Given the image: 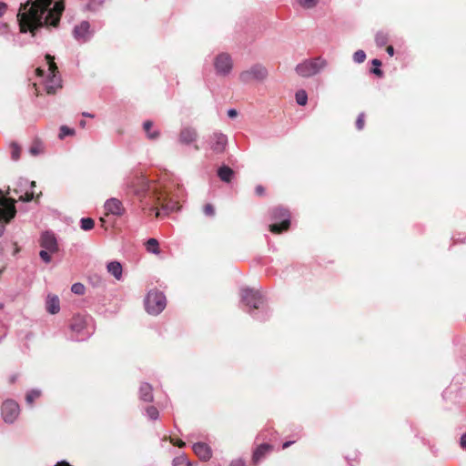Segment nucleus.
<instances>
[{
    "label": "nucleus",
    "mask_w": 466,
    "mask_h": 466,
    "mask_svg": "<svg viewBox=\"0 0 466 466\" xmlns=\"http://www.w3.org/2000/svg\"><path fill=\"white\" fill-rule=\"evenodd\" d=\"M255 190L258 195H262L264 193V188L262 186H257Z\"/></svg>",
    "instance_id": "nucleus-50"
},
{
    "label": "nucleus",
    "mask_w": 466,
    "mask_h": 466,
    "mask_svg": "<svg viewBox=\"0 0 466 466\" xmlns=\"http://www.w3.org/2000/svg\"><path fill=\"white\" fill-rule=\"evenodd\" d=\"M177 445H178L179 447H182L185 445V443L183 441H179L177 443Z\"/></svg>",
    "instance_id": "nucleus-58"
},
{
    "label": "nucleus",
    "mask_w": 466,
    "mask_h": 466,
    "mask_svg": "<svg viewBox=\"0 0 466 466\" xmlns=\"http://www.w3.org/2000/svg\"><path fill=\"white\" fill-rule=\"evenodd\" d=\"M83 116H86V117H90V118H93L94 117V115L90 114V113H87V112H84L83 113Z\"/></svg>",
    "instance_id": "nucleus-54"
},
{
    "label": "nucleus",
    "mask_w": 466,
    "mask_h": 466,
    "mask_svg": "<svg viewBox=\"0 0 466 466\" xmlns=\"http://www.w3.org/2000/svg\"><path fill=\"white\" fill-rule=\"evenodd\" d=\"M36 72H37V75H38V76H43V74H44V71H43L41 68H37V69H36Z\"/></svg>",
    "instance_id": "nucleus-56"
},
{
    "label": "nucleus",
    "mask_w": 466,
    "mask_h": 466,
    "mask_svg": "<svg viewBox=\"0 0 466 466\" xmlns=\"http://www.w3.org/2000/svg\"><path fill=\"white\" fill-rule=\"evenodd\" d=\"M299 4L304 8H312L314 7L319 0H298Z\"/></svg>",
    "instance_id": "nucleus-37"
},
{
    "label": "nucleus",
    "mask_w": 466,
    "mask_h": 466,
    "mask_svg": "<svg viewBox=\"0 0 466 466\" xmlns=\"http://www.w3.org/2000/svg\"><path fill=\"white\" fill-rule=\"evenodd\" d=\"M293 442H294V441H291L284 442V443H283V445H282V449H287V448H288V447H289Z\"/></svg>",
    "instance_id": "nucleus-52"
},
{
    "label": "nucleus",
    "mask_w": 466,
    "mask_h": 466,
    "mask_svg": "<svg viewBox=\"0 0 466 466\" xmlns=\"http://www.w3.org/2000/svg\"><path fill=\"white\" fill-rule=\"evenodd\" d=\"M206 216L213 217L215 215V209L211 204H207L203 209Z\"/></svg>",
    "instance_id": "nucleus-40"
},
{
    "label": "nucleus",
    "mask_w": 466,
    "mask_h": 466,
    "mask_svg": "<svg viewBox=\"0 0 466 466\" xmlns=\"http://www.w3.org/2000/svg\"><path fill=\"white\" fill-rule=\"evenodd\" d=\"M64 8L59 0H28L21 5L17 15L21 32H34L44 25L56 26Z\"/></svg>",
    "instance_id": "nucleus-1"
},
{
    "label": "nucleus",
    "mask_w": 466,
    "mask_h": 466,
    "mask_svg": "<svg viewBox=\"0 0 466 466\" xmlns=\"http://www.w3.org/2000/svg\"><path fill=\"white\" fill-rule=\"evenodd\" d=\"M194 452L203 461H208L212 456L209 446L204 442H197L192 446Z\"/></svg>",
    "instance_id": "nucleus-16"
},
{
    "label": "nucleus",
    "mask_w": 466,
    "mask_h": 466,
    "mask_svg": "<svg viewBox=\"0 0 466 466\" xmlns=\"http://www.w3.org/2000/svg\"><path fill=\"white\" fill-rule=\"evenodd\" d=\"M25 186L30 187V191H26L24 195L18 196V199L24 202L31 201L34 198L33 187L35 186V182H29L27 180L23 181Z\"/></svg>",
    "instance_id": "nucleus-24"
},
{
    "label": "nucleus",
    "mask_w": 466,
    "mask_h": 466,
    "mask_svg": "<svg viewBox=\"0 0 466 466\" xmlns=\"http://www.w3.org/2000/svg\"><path fill=\"white\" fill-rule=\"evenodd\" d=\"M147 250L153 254L159 253L158 242L156 238H149L147 241Z\"/></svg>",
    "instance_id": "nucleus-27"
},
{
    "label": "nucleus",
    "mask_w": 466,
    "mask_h": 466,
    "mask_svg": "<svg viewBox=\"0 0 466 466\" xmlns=\"http://www.w3.org/2000/svg\"><path fill=\"white\" fill-rule=\"evenodd\" d=\"M237 115H238V112H237L236 109L230 108V109L228 110V116L229 117H235V116H237Z\"/></svg>",
    "instance_id": "nucleus-47"
},
{
    "label": "nucleus",
    "mask_w": 466,
    "mask_h": 466,
    "mask_svg": "<svg viewBox=\"0 0 466 466\" xmlns=\"http://www.w3.org/2000/svg\"><path fill=\"white\" fill-rule=\"evenodd\" d=\"M208 148L217 155L225 152L228 146V137L218 131L212 133L208 138Z\"/></svg>",
    "instance_id": "nucleus-9"
},
{
    "label": "nucleus",
    "mask_w": 466,
    "mask_h": 466,
    "mask_svg": "<svg viewBox=\"0 0 466 466\" xmlns=\"http://www.w3.org/2000/svg\"><path fill=\"white\" fill-rule=\"evenodd\" d=\"M4 232H5V225L0 221V237H2Z\"/></svg>",
    "instance_id": "nucleus-53"
},
{
    "label": "nucleus",
    "mask_w": 466,
    "mask_h": 466,
    "mask_svg": "<svg viewBox=\"0 0 466 466\" xmlns=\"http://www.w3.org/2000/svg\"><path fill=\"white\" fill-rule=\"evenodd\" d=\"M74 133H75L74 129H72V128H70V127H68L66 126H62L60 127L59 138L63 139V138H65L67 136L74 135Z\"/></svg>",
    "instance_id": "nucleus-35"
},
{
    "label": "nucleus",
    "mask_w": 466,
    "mask_h": 466,
    "mask_svg": "<svg viewBox=\"0 0 466 466\" xmlns=\"http://www.w3.org/2000/svg\"><path fill=\"white\" fill-rule=\"evenodd\" d=\"M73 35L77 41H88L92 36L90 24L87 21H82L79 25L74 27Z\"/></svg>",
    "instance_id": "nucleus-12"
},
{
    "label": "nucleus",
    "mask_w": 466,
    "mask_h": 466,
    "mask_svg": "<svg viewBox=\"0 0 466 466\" xmlns=\"http://www.w3.org/2000/svg\"><path fill=\"white\" fill-rule=\"evenodd\" d=\"M155 210V215L157 218H159L161 216V211L158 210V209H154Z\"/></svg>",
    "instance_id": "nucleus-55"
},
{
    "label": "nucleus",
    "mask_w": 466,
    "mask_h": 466,
    "mask_svg": "<svg viewBox=\"0 0 466 466\" xmlns=\"http://www.w3.org/2000/svg\"><path fill=\"white\" fill-rule=\"evenodd\" d=\"M153 127V122L152 121H145L143 123V128L145 132L147 133V137L150 140H156L159 137V130L158 129H152Z\"/></svg>",
    "instance_id": "nucleus-22"
},
{
    "label": "nucleus",
    "mask_w": 466,
    "mask_h": 466,
    "mask_svg": "<svg viewBox=\"0 0 466 466\" xmlns=\"http://www.w3.org/2000/svg\"><path fill=\"white\" fill-rule=\"evenodd\" d=\"M95 227V221L91 218H82L80 219V228L85 231L93 229Z\"/></svg>",
    "instance_id": "nucleus-26"
},
{
    "label": "nucleus",
    "mask_w": 466,
    "mask_h": 466,
    "mask_svg": "<svg viewBox=\"0 0 466 466\" xmlns=\"http://www.w3.org/2000/svg\"><path fill=\"white\" fill-rule=\"evenodd\" d=\"M328 66V61L322 56H317L312 59H306L298 64L295 67L296 73L305 78L320 74Z\"/></svg>",
    "instance_id": "nucleus-2"
},
{
    "label": "nucleus",
    "mask_w": 466,
    "mask_h": 466,
    "mask_svg": "<svg viewBox=\"0 0 466 466\" xmlns=\"http://www.w3.org/2000/svg\"><path fill=\"white\" fill-rule=\"evenodd\" d=\"M272 451V446L268 443H262L257 447L253 452L252 460L255 463L259 462L268 452Z\"/></svg>",
    "instance_id": "nucleus-18"
},
{
    "label": "nucleus",
    "mask_w": 466,
    "mask_h": 466,
    "mask_svg": "<svg viewBox=\"0 0 466 466\" xmlns=\"http://www.w3.org/2000/svg\"><path fill=\"white\" fill-rule=\"evenodd\" d=\"M241 300L252 309H263L264 298L258 290L250 288L241 289Z\"/></svg>",
    "instance_id": "nucleus-7"
},
{
    "label": "nucleus",
    "mask_w": 466,
    "mask_h": 466,
    "mask_svg": "<svg viewBox=\"0 0 466 466\" xmlns=\"http://www.w3.org/2000/svg\"><path fill=\"white\" fill-rule=\"evenodd\" d=\"M104 5V0H90L87 5V9L96 12L99 10Z\"/></svg>",
    "instance_id": "nucleus-31"
},
{
    "label": "nucleus",
    "mask_w": 466,
    "mask_h": 466,
    "mask_svg": "<svg viewBox=\"0 0 466 466\" xmlns=\"http://www.w3.org/2000/svg\"><path fill=\"white\" fill-rule=\"evenodd\" d=\"M104 208L107 214L114 216H122L125 212V208L122 202L116 198H108L104 205Z\"/></svg>",
    "instance_id": "nucleus-14"
},
{
    "label": "nucleus",
    "mask_w": 466,
    "mask_h": 466,
    "mask_svg": "<svg viewBox=\"0 0 466 466\" xmlns=\"http://www.w3.org/2000/svg\"><path fill=\"white\" fill-rule=\"evenodd\" d=\"M183 463H186L187 465H189V463L187 462V459L184 456L176 457L173 460V464L176 465V466L177 465H182Z\"/></svg>",
    "instance_id": "nucleus-42"
},
{
    "label": "nucleus",
    "mask_w": 466,
    "mask_h": 466,
    "mask_svg": "<svg viewBox=\"0 0 466 466\" xmlns=\"http://www.w3.org/2000/svg\"><path fill=\"white\" fill-rule=\"evenodd\" d=\"M387 53L389 54V56H392L394 55V48L392 46H389L387 47Z\"/></svg>",
    "instance_id": "nucleus-51"
},
{
    "label": "nucleus",
    "mask_w": 466,
    "mask_h": 466,
    "mask_svg": "<svg viewBox=\"0 0 466 466\" xmlns=\"http://www.w3.org/2000/svg\"><path fill=\"white\" fill-rule=\"evenodd\" d=\"M80 126H81L82 127H85V126H86V122H85L84 120L80 121Z\"/></svg>",
    "instance_id": "nucleus-57"
},
{
    "label": "nucleus",
    "mask_w": 466,
    "mask_h": 466,
    "mask_svg": "<svg viewBox=\"0 0 466 466\" xmlns=\"http://www.w3.org/2000/svg\"><path fill=\"white\" fill-rule=\"evenodd\" d=\"M126 186L137 196L145 193L149 188L148 181L142 175L129 177L126 181Z\"/></svg>",
    "instance_id": "nucleus-11"
},
{
    "label": "nucleus",
    "mask_w": 466,
    "mask_h": 466,
    "mask_svg": "<svg viewBox=\"0 0 466 466\" xmlns=\"http://www.w3.org/2000/svg\"><path fill=\"white\" fill-rule=\"evenodd\" d=\"M11 157L15 161L18 160L20 157V147L16 144L12 145Z\"/></svg>",
    "instance_id": "nucleus-38"
},
{
    "label": "nucleus",
    "mask_w": 466,
    "mask_h": 466,
    "mask_svg": "<svg viewBox=\"0 0 466 466\" xmlns=\"http://www.w3.org/2000/svg\"><path fill=\"white\" fill-rule=\"evenodd\" d=\"M46 310L50 313V314H56L59 312L60 310V302H59V299L57 296L56 295H49L47 297V300H46Z\"/></svg>",
    "instance_id": "nucleus-21"
},
{
    "label": "nucleus",
    "mask_w": 466,
    "mask_h": 466,
    "mask_svg": "<svg viewBox=\"0 0 466 466\" xmlns=\"http://www.w3.org/2000/svg\"><path fill=\"white\" fill-rule=\"evenodd\" d=\"M177 208V203L173 202V201H170L166 204H162V211L165 213V215H167L168 213L173 212Z\"/></svg>",
    "instance_id": "nucleus-33"
},
{
    "label": "nucleus",
    "mask_w": 466,
    "mask_h": 466,
    "mask_svg": "<svg viewBox=\"0 0 466 466\" xmlns=\"http://www.w3.org/2000/svg\"><path fill=\"white\" fill-rule=\"evenodd\" d=\"M229 466H244V461L242 460L233 461Z\"/></svg>",
    "instance_id": "nucleus-45"
},
{
    "label": "nucleus",
    "mask_w": 466,
    "mask_h": 466,
    "mask_svg": "<svg viewBox=\"0 0 466 466\" xmlns=\"http://www.w3.org/2000/svg\"><path fill=\"white\" fill-rule=\"evenodd\" d=\"M86 321L82 316H76L72 319L70 329L76 334H81L86 329Z\"/></svg>",
    "instance_id": "nucleus-19"
},
{
    "label": "nucleus",
    "mask_w": 466,
    "mask_h": 466,
    "mask_svg": "<svg viewBox=\"0 0 466 466\" xmlns=\"http://www.w3.org/2000/svg\"><path fill=\"white\" fill-rule=\"evenodd\" d=\"M46 59L48 66V76L45 80V86L48 94H53L61 87V78L57 74V66L54 62V57L46 55Z\"/></svg>",
    "instance_id": "nucleus-5"
},
{
    "label": "nucleus",
    "mask_w": 466,
    "mask_h": 466,
    "mask_svg": "<svg viewBox=\"0 0 466 466\" xmlns=\"http://www.w3.org/2000/svg\"><path fill=\"white\" fill-rule=\"evenodd\" d=\"M1 416L5 423H14L19 416V405L12 400H6L1 406Z\"/></svg>",
    "instance_id": "nucleus-8"
},
{
    "label": "nucleus",
    "mask_w": 466,
    "mask_h": 466,
    "mask_svg": "<svg viewBox=\"0 0 466 466\" xmlns=\"http://www.w3.org/2000/svg\"><path fill=\"white\" fill-rule=\"evenodd\" d=\"M39 256L41 258V259L45 262V263H50L51 262V256H50V252L45 248H43L40 252H39Z\"/></svg>",
    "instance_id": "nucleus-39"
},
{
    "label": "nucleus",
    "mask_w": 466,
    "mask_h": 466,
    "mask_svg": "<svg viewBox=\"0 0 466 466\" xmlns=\"http://www.w3.org/2000/svg\"><path fill=\"white\" fill-rule=\"evenodd\" d=\"M249 314L256 319H258V320H264L265 318H262L260 316H258V313H254L253 311H250Z\"/></svg>",
    "instance_id": "nucleus-49"
},
{
    "label": "nucleus",
    "mask_w": 466,
    "mask_h": 466,
    "mask_svg": "<svg viewBox=\"0 0 466 466\" xmlns=\"http://www.w3.org/2000/svg\"><path fill=\"white\" fill-rule=\"evenodd\" d=\"M198 138V133L196 129L192 127H183L180 130L179 136H178V141L179 143L183 145H189L193 142H195Z\"/></svg>",
    "instance_id": "nucleus-15"
},
{
    "label": "nucleus",
    "mask_w": 466,
    "mask_h": 466,
    "mask_svg": "<svg viewBox=\"0 0 466 466\" xmlns=\"http://www.w3.org/2000/svg\"><path fill=\"white\" fill-rule=\"evenodd\" d=\"M233 174V170L227 166H222L218 170V176L219 177V178L227 183L231 181Z\"/></svg>",
    "instance_id": "nucleus-23"
},
{
    "label": "nucleus",
    "mask_w": 466,
    "mask_h": 466,
    "mask_svg": "<svg viewBox=\"0 0 466 466\" xmlns=\"http://www.w3.org/2000/svg\"><path fill=\"white\" fill-rule=\"evenodd\" d=\"M214 67L218 76H228L233 68L231 56L227 53L218 54L214 60Z\"/></svg>",
    "instance_id": "nucleus-10"
},
{
    "label": "nucleus",
    "mask_w": 466,
    "mask_h": 466,
    "mask_svg": "<svg viewBox=\"0 0 466 466\" xmlns=\"http://www.w3.org/2000/svg\"><path fill=\"white\" fill-rule=\"evenodd\" d=\"M460 443H461V448L466 450V433L461 435Z\"/></svg>",
    "instance_id": "nucleus-44"
},
{
    "label": "nucleus",
    "mask_w": 466,
    "mask_h": 466,
    "mask_svg": "<svg viewBox=\"0 0 466 466\" xmlns=\"http://www.w3.org/2000/svg\"><path fill=\"white\" fill-rule=\"evenodd\" d=\"M29 151L33 156H35L40 153V149L38 148V147H31Z\"/></svg>",
    "instance_id": "nucleus-48"
},
{
    "label": "nucleus",
    "mask_w": 466,
    "mask_h": 466,
    "mask_svg": "<svg viewBox=\"0 0 466 466\" xmlns=\"http://www.w3.org/2000/svg\"><path fill=\"white\" fill-rule=\"evenodd\" d=\"M388 40L389 36L388 34L385 32L380 31L375 35L376 45L380 47L384 46L388 43Z\"/></svg>",
    "instance_id": "nucleus-25"
},
{
    "label": "nucleus",
    "mask_w": 466,
    "mask_h": 466,
    "mask_svg": "<svg viewBox=\"0 0 466 466\" xmlns=\"http://www.w3.org/2000/svg\"><path fill=\"white\" fill-rule=\"evenodd\" d=\"M6 5L4 2H0V16H2L6 11Z\"/></svg>",
    "instance_id": "nucleus-46"
},
{
    "label": "nucleus",
    "mask_w": 466,
    "mask_h": 466,
    "mask_svg": "<svg viewBox=\"0 0 466 466\" xmlns=\"http://www.w3.org/2000/svg\"><path fill=\"white\" fill-rule=\"evenodd\" d=\"M139 400L144 402H152L154 400L153 387L147 383H141L138 390Z\"/></svg>",
    "instance_id": "nucleus-17"
},
{
    "label": "nucleus",
    "mask_w": 466,
    "mask_h": 466,
    "mask_svg": "<svg viewBox=\"0 0 466 466\" xmlns=\"http://www.w3.org/2000/svg\"><path fill=\"white\" fill-rule=\"evenodd\" d=\"M106 269L109 274H111L116 280H120L122 279V265L118 261H111L107 263Z\"/></svg>",
    "instance_id": "nucleus-20"
},
{
    "label": "nucleus",
    "mask_w": 466,
    "mask_h": 466,
    "mask_svg": "<svg viewBox=\"0 0 466 466\" xmlns=\"http://www.w3.org/2000/svg\"><path fill=\"white\" fill-rule=\"evenodd\" d=\"M85 286L80 282L74 283L71 287V291L76 295H83L85 293Z\"/></svg>",
    "instance_id": "nucleus-32"
},
{
    "label": "nucleus",
    "mask_w": 466,
    "mask_h": 466,
    "mask_svg": "<svg viewBox=\"0 0 466 466\" xmlns=\"http://www.w3.org/2000/svg\"><path fill=\"white\" fill-rule=\"evenodd\" d=\"M366 59V54L363 50H358L353 54V60L357 64L363 63Z\"/></svg>",
    "instance_id": "nucleus-34"
},
{
    "label": "nucleus",
    "mask_w": 466,
    "mask_h": 466,
    "mask_svg": "<svg viewBox=\"0 0 466 466\" xmlns=\"http://www.w3.org/2000/svg\"><path fill=\"white\" fill-rule=\"evenodd\" d=\"M271 220L269 230L272 233L279 234L289 228L290 215L287 209L276 208L271 211Z\"/></svg>",
    "instance_id": "nucleus-4"
},
{
    "label": "nucleus",
    "mask_w": 466,
    "mask_h": 466,
    "mask_svg": "<svg viewBox=\"0 0 466 466\" xmlns=\"http://www.w3.org/2000/svg\"><path fill=\"white\" fill-rule=\"evenodd\" d=\"M167 306L166 296L163 292L151 290L145 299V308L148 314L158 315Z\"/></svg>",
    "instance_id": "nucleus-3"
},
{
    "label": "nucleus",
    "mask_w": 466,
    "mask_h": 466,
    "mask_svg": "<svg viewBox=\"0 0 466 466\" xmlns=\"http://www.w3.org/2000/svg\"><path fill=\"white\" fill-rule=\"evenodd\" d=\"M41 395V390H36V389H34V390H31L30 391L27 392L26 396H25V400L28 404H33V402L35 401V399L39 398Z\"/></svg>",
    "instance_id": "nucleus-29"
},
{
    "label": "nucleus",
    "mask_w": 466,
    "mask_h": 466,
    "mask_svg": "<svg viewBox=\"0 0 466 466\" xmlns=\"http://www.w3.org/2000/svg\"><path fill=\"white\" fill-rule=\"evenodd\" d=\"M356 127L359 130H361L364 127V114L360 113L356 120Z\"/></svg>",
    "instance_id": "nucleus-41"
},
{
    "label": "nucleus",
    "mask_w": 466,
    "mask_h": 466,
    "mask_svg": "<svg viewBox=\"0 0 466 466\" xmlns=\"http://www.w3.org/2000/svg\"><path fill=\"white\" fill-rule=\"evenodd\" d=\"M40 246L50 253H55L58 250L56 238L55 234L50 231H46L41 235Z\"/></svg>",
    "instance_id": "nucleus-13"
},
{
    "label": "nucleus",
    "mask_w": 466,
    "mask_h": 466,
    "mask_svg": "<svg viewBox=\"0 0 466 466\" xmlns=\"http://www.w3.org/2000/svg\"><path fill=\"white\" fill-rule=\"evenodd\" d=\"M268 76V72L263 65L255 64L240 73L239 80L243 84H248L252 81L263 82Z\"/></svg>",
    "instance_id": "nucleus-6"
},
{
    "label": "nucleus",
    "mask_w": 466,
    "mask_h": 466,
    "mask_svg": "<svg viewBox=\"0 0 466 466\" xmlns=\"http://www.w3.org/2000/svg\"><path fill=\"white\" fill-rule=\"evenodd\" d=\"M371 63L375 66L371 70V72L378 76H381L383 75L382 71L380 69V66H381V62L379 59H373Z\"/></svg>",
    "instance_id": "nucleus-36"
},
{
    "label": "nucleus",
    "mask_w": 466,
    "mask_h": 466,
    "mask_svg": "<svg viewBox=\"0 0 466 466\" xmlns=\"http://www.w3.org/2000/svg\"><path fill=\"white\" fill-rule=\"evenodd\" d=\"M7 32V25L0 22V35H4Z\"/></svg>",
    "instance_id": "nucleus-43"
},
{
    "label": "nucleus",
    "mask_w": 466,
    "mask_h": 466,
    "mask_svg": "<svg viewBox=\"0 0 466 466\" xmlns=\"http://www.w3.org/2000/svg\"><path fill=\"white\" fill-rule=\"evenodd\" d=\"M295 97H296V102L299 106H305L308 102V95L305 90L301 89V90L297 91Z\"/></svg>",
    "instance_id": "nucleus-28"
},
{
    "label": "nucleus",
    "mask_w": 466,
    "mask_h": 466,
    "mask_svg": "<svg viewBox=\"0 0 466 466\" xmlns=\"http://www.w3.org/2000/svg\"><path fill=\"white\" fill-rule=\"evenodd\" d=\"M146 415L147 416L148 419L156 420L159 417V412L156 407L149 406L146 409Z\"/></svg>",
    "instance_id": "nucleus-30"
}]
</instances>
